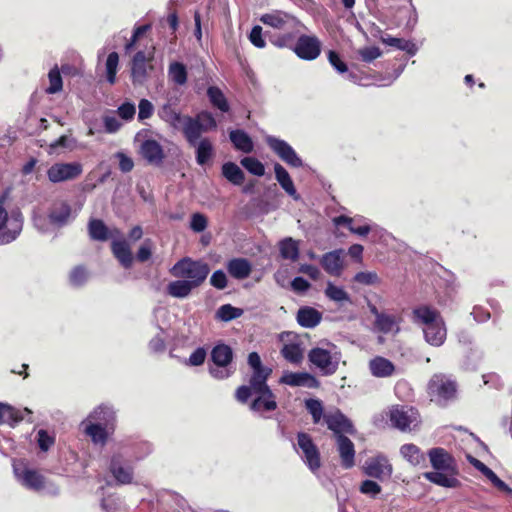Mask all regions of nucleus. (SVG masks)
<instances>
[{"mask_svg": "<svg viewBox=\"0 0 512 512\" xmlns=\"http://www.w3.org/2000/svg\"><path fill=\"white\" fill-rule=\"evenodd\" d=\"M341 359L340 349L330 342L312 348L308 353V360L323 376L335 374Z\"/></svg>", "mask_w": 512, "mask_h": 512, "instance_id": "nucleus-2", "label": "nucleus"}, {"mask_svg": "<svg viewBox=\"0 0 512 512\" xmlns=\"http://www.w3.org/2000/svg\"><path fill=\"white\" fill-rule=\"evenodd\" d=\"M279 382L292 387L318 388L319 380L307 372H284Z\"/></svg>", "mask_w": 512, "mask_h": 512, "instance_id": "nucleus-20", "label": "nucleus"}, {"mask_svg": "<svg viewBox=\"0 0 512 512\" xmlns=\"http://www.w3.org/2000/svg\"><path fill=\"white\" fill-rule=\"evenodd\" d=\"M168 77L176 85L182 86L187 82V69L183 63L172 62L168 68Z\"/></svg>", "mask_w": 512, "mask_h": 512, "instance_id": "nucleus-51", "label": "nucleus"}, {"mask_svg": "<svg viewBox=\"0 0 512 512\" xmlns=\"http://www.w3.org/2000/svg\"><path fill=\"white\" fill-rule=\"evenodd\" d=\"M296 55L304 60H314L321 52V43L315 36L301 35L293 48Z\"/></svg>", "mask_w": 512, "mask_h": 512, "instance_id": "nucleus-15", "label": "nucleus"}, {"mask_svg": "<svg viewBox=\"0 0 512 512\" xmlns=\"http://www.w3.org/2000/svg\"><path fill=\"white\" fill-rule=\"evenodd\" d=\"M336 444L342 467L345 469L352 468L355 465V449L353 442L345 435H338Z\"/></svg>", "mask_w": 512, "mask_h": 512, "instance_id": "nucleus-25", "label": "nucleus"}, {"mask_svg": "<svg viewBox=\"0 0 512 512\" xmlns=\"http://www.w3.org/2000/svg\"><path fill=\"white\" fill-rule=\"evenodd\" d=\"M195 287L188 281L179 278V280L172 281L167 286V293L175 298H186L190 295Z\"/></svg>", "mask_w": 512, "mask_h": 512, "instance_id": "nucleus-43", "label": "nucleus"}, {"mask_svg": "<svg viewBox=\"0 0 512 512\" xmlns=\"http://www.w3.org/2000/svg\"><path fill=\"white\" fill-rule=\"evenodd\" d=\"M71 214V206L67 202L61 201L53 205L48 216L51 223L63 226L69 222Z\"/></svg>", "mask_w": 512, "mask_h": 512, "instance_id": "nucleus-32", "label": "nucleus"}, {"mask_svg": "<svg viewBox=\"0 0 512 512\" xmlns=\"http://www.w3.org/2000/svg\"><path fill=\"white\" fill-rule=\"evenodd\" d=\"M254 400L250 404V409L253 412L263 414L277 409L276 396L272 390L266 389L261 392L253 393Z\"/></svg>", "mask_w": 512, "mask_h": 512, "instance_id": "nucleus-23", "label": "nucleus"}, {"mask_svg": "<svg viewBox=\"0 0 512 512\" xmlns=\"http://www.w3.org/2000/svg\"><path fill=\"white\" fill-rule=\"evenodd\" d=\"M265 142L269 148L287 165L295 168L303 166L302 159L288 142L271 135H267L265 137Z\"/></svg>", "mask_w": 512, "mask_h": 512, "instance_id": "nucleus-11", "label": "nucleus"}, {"mask_svg": "<svg viewBox=\"0 0 512 512\" xmlns=\"http://www.w3.org/2000/svg\"><path fill=\"white\" fill-rule=\"evenodd\" d=\"M428 456L435 471L454 472V470H457L454 458L443 448L430 449Z\"/></svg>", "mask_w": 512, "mask_h": 512, "instance_id": "nucleus-21", "label": "nucleus"}, {"mask_svg": "<svg viewBox=\"0 0 512 512\" xmlns=\"http://www.w3.org/2000/svg\"><path fill=\"white\" fill-rule=\"evenodd\" d=\"M412 320L421 326L425 341L434 347L444 344L447 328L440 312L426 305L416 307L412 311Z\"/></svg>", "mask_w": 512, "mask_h": 512, "instance_id": "nucleus-1", "label": "nucleus"}, {"mask_svg": "<svg viewBox=\"0 0 512 512\" xmlns=\"http://www.w3.org/2000/svg\"><path fill=\"white\" fill-rule=\"evenodd\" d=\"M431 394L437 395L440 399L449 400L456 393V384L445 375L436 374L429 382Z\"/></svg>", "mask_w": 512, "mask_h": 512, "instance_id": "nucleus-19", "label": "nucleus"}, {"mask_svg": "<svg viewBox=\"0 0 512 512\" xmlns=\"http://www.w3.org/2000/svg\"><path fill=\"white\" fill-rule=\"evenodd\" d=\"M229 136L236 149L244 153L252 152L253 142L246 132L243 130H233Z\"/></svg>", "mask_w": 512, "mask_h": 512, "instance_id": "nucleus-42", "label": "nucleus"}, {"mask_svg": "<svg viewBox=\"0 0 512 512\" xmlns=\"http://www.w3.org/2000/svg\"><path fill=\"white\" fill-rule=\"evenodd\" d=\"M8 193L0 195V244H8L14 241L22 231L23 216L19 209L13 208L7 211L5 204Z\"/></svg>", "mask_w": 512, "mask_h": 512, "instance_id": "nucleus-3", "label": "nucleus"}, {"mask_svg": "<svg viewBox=\"0 0 512 512\" xmlns=\"http://www.w3.org/2000/svg\"><path fill=\"white\" fill-rule=\"evenodd\" d=\"M358 55L363 62L371 63L382 55L378 47L370 46L358 50Z\"/></svg>", "mask_w": 512, "mask_h": 512, "instance_id": "nucleus-61", "label": "nucleus"}, {"mask_svg": "<svg viewBox=\"0 0 512 512\" xmlns=\"http://www.w3.org/2000/svg\"><path fill=\"white\" fill-rule=\"evenodd\" d=\"M272 373V369L252 371L248 385H242L237 388L235 397L241 403H246L253 393L269 389L267 380Z\"/></svg>", "mask_w": 512, "mask_h": 512, "instance_id": "nucleus-8", "label": "nucleus"}, {"mask_svg": "<svg viewBox=\"0 0 512 512\" xmlns=\"http://www.w3.org/2000/svg\"><path fill=\"white\" fill-rule=\"evenodd\" d=\"M299 33V28L293 30H285L280 34H274L269 36L270 42L279 48H290L293 50Z\"/></svg>", "mask_w": 512, "mask_h": 512, "instance_id": "nucleus-39", "label": "nucleus"}, {"mask_svg": "<svg viewBox=\"0 0 512 512\" xmlns=\"http://www.w3.org/2000/svg\"><path fill=\"white\" fill-rule=\"evenodd\" d=\"M111 250L120 264L128 269L132 266L133 255L129 243L120 237L114 238L111 243Z\"/></svg>", "mask_w": 512, "mask_h": 512, "instance_id": "nucleus-26", "label": "nucleus"}, {"mask_svg": "<svg viewBox=\"0 0 512 512\" xmlns=\"http://www.w3.org/2000/svg\"><path fill=\"white\" fill-rule=\"evenodd\" d=\"M353 281L361 285H378L381 280L374 271H361L354 275Z\"/></svg>", "mask_w": 512, "mask_h": 512, "instance_id": "nucleus-58", "label": "nucleus"}, {"mask_svg": "<svg viewBox=\"0 0 512 512\" xmlns=\"http://www.w3.org/2000/svg\"><path fill=\"white\" fill-rule=\"evenodd\" d=\"M86 419L99 423L113 431L116 421V411L112 405L100 404L89 413Z\"/></svg>", "mask_w": 512, "mask_h": 512, "instance_id": "nucleus-22", "label": "nucleus"}, {"mask_svg": "<svg viewBox=\"0 0 512 512\" xmlns=\"http://www.w3.org/2000/svg\"><path fill=\"white\" fill-rule=\"evenodd\" d=\"M207 96L212 106L221 112L226 113L230 110L229 103L220 88L216 86L208 87Z\"/></svg>", "mask_w": 512, "mask_h": 512, "instance_id": "nucleus-44", "label": "nucleus"}, {"mask_svg": "<svg viewBox=\"0 0 512 512\" xmlns=\"http://www.w3.org/2000/svg\"><path fill=\"white\" fill-rule=\"evenodd\" d=\"M131 460L126 452L115 453L111 457L109 471L118 484L127 485L132 483L134 469Z\"/></svg>", "mask_w": 512, "mask_h": 512, "instance_id": "nucleus-10", "label": "nucleus"}, {"mask_svg": "<svg viewBox=\"0 0 512 512\" xmlns=\"http://www.w3.org/2000/svg\"><path fill=\"white\" fill-rule=\"evenodd\" d=\"M297 322L304 328L316 327L322 319V314L312 307H301L296 316Z\"/></svg>", "mask_w": 512, "mask_h": 512, "instance_id": "nucleus-36", "label": "nucleus"}, {"mask_svg": "<svg viewBox=\"0 0 512 512\" xmlns=\"http://www.w3.org/2000/svg\"><path fill=\"white\" fill-rule=\"evenodd\" d=\"M324 293L329 300L336 303H351V297L344 288L334 285L331 281L327 283Z\"/></svg>", "mask_w": 512, "mask_h": 512, "instance_id": "nucleus-48", "label": "nucleus"}, {"mask_svg": "<svg viewBox=\"0 0 512 512\" xmlns=\"http://www.w3.org/2000/svg\"><path fill=\"white\" fill-rule=\"evenodd\" d=\"M279 250L282 258L295 261L299 256V243L293 238L287 237L279 243Z\"/></svg>", "mask_w": 512, "mask_h": 512, "instance_id": "nucleus-46", "label": "nucleus"}, {"mask_svg": "<svg viewBox=\"0 0 512 512\" xmlns=\"http://www.w3.org/2000/svg\"><path fill=\"white\" fill-rule=\"evenodd\" d=\"M82 171L78 162L55 163L47 170V177L52 183H60L77 178Z\"/></svg>", "mask_w": 512, "mask_h": 512, "instance_id": "nucleus-13", "label": "nucleus"}, {"mask_svg": "<svg viewBox=\"0 0 512 512\" xmlns=\"http://www.w3.org/2000/svg\"><path fill=\"white\" fill-rule=\"evenodd\" d=\"M381 42L398 50L405 51L410 56H414L418 51V47L413 41L403 38L386 35L381 37Z\"/></svg>", "mask_w": 512, "mask_h": 512, "instance_id": "nucleus-40", "label": "nucleus"}, {"mask_svg": "<svg viewBox=\"0 0 512 512\" xmlns=\"http://www.w3.org/2000/svg\"><path fill=\"white\" fill-rule=\"evenodd\" d=\"M170 272L174 277L182 278L197 288L206 280L210 268L203 261L185 257L176 262Z\"/></svg>", "mask_w": 512, "mask_h": 512, "instance_id": "nucleus-5", "label": "nucleus"}, {"mask_svg": "<svg viewBox=\"0 0 512 512\" xmlns=\"http://www.w3.org/2000/svg\"><path fill=\"white\" fill-rule=\"evenodd\" d=\"M275 178L281 188L295 201L301 199L300 194L297 192L293 180L288 171L279 163L274 164Z\"/></svg>", "mask_w": 512, "mask_h": 512, "instance_id": "nucleus-29", "label": "nucleus"}, {"mask_svg": "<svg viewBox=\"0 0 512 512\" xmlns=\"http://www.w3.org/2000/svg\"><path fill=\"white\" fill-rule=\"evenodd\" d=\"M196 162L200 166H204L214 155V147L208 138L199 140L196 145Z\"/></svg>", "mask_w": 512, "mask_h": 512, "instance_id": "nucleus-41", "label": "nucleus"}, {"mask_svg": "<svg viewBox=\"0 0 512 512\" xmlns=\"http://www.w3.org/2000/svg\"><path fill=\"white\" fill-rule=\"evenodd\" d=\"M156 333L148 343V348L152 353H162L166 349L167 333L165 329L155 323Z\"/></svg>", "mask_w": 512, "mask_h": 512, "instance_id": "nucleus-49", "label": "nucleus"}, {"mask_svg": "<svg viewBox=\"0 0 512 512\" xmlns=\"http://www.w3.org/2000/svg\"><path fill=\"white\" fill-rule=\"evenodd\" d=\"M393 472L392 465L384 455H377L366 460L364 473L380 481H387L391 478Z\"/></svg>", "mask_w": 512, "mask_h": 512, "instance_id": "nucleus-14", "label": "nucleus"}, {"mask_svg": "<svg viewBox=\"0 0 512 512\" xmlns=\"http://www.w3.org/2000/svg\"><path fill=\"white\" fill-rule=\"evenodd\" d=\"M179 130L183 132L191 146L196 145L201 134L204 132L197 115L196 117L186 116Z\"/></svg>", "mask_w": 512, "mask_h": 512, "instance_id": "nucleus-31", "label": "nucleus"}, {"mask_svg": "<svg viewBox=\"0 0 512 512\" xmlns=\"http://www.w3.org/2000/svg\"><path fill=\"white\" fill-rule=\"evenodd\" d=\"M13 472L17 481L25 488L40 491L45 487V478L38 471L30 469L22 461H14Z\"/></svg>", "mask_w": 512, "mask_h": 512, "instance_id": "nucleus-9", "label": "nucleus"}, {"mask_svg": "<svg viewBox=\"0 0 512 512\" xmlns=\"http://www.w3.org/2000/svg\"><path fill=\"white\" fill-rule=\"evenodd\" d=\"M146 62L147 58L143 51H138L134 55L131 68V76L134 83L141 84L145 80L147 75Z\"/></svg>", "mask_w": 512, "mask_h": 512, "instance_id": "nucleus-38", "label": "nucleus"}, {"mask_svg": "<svg viewBox=\"0 0 512 512\" xmlns=\"http://www.w3.org/2000/svg\"><path fill=\"white\" fill-rule=\"evenodd\" d=\"M374 325L376 330L384 334L392 332L396 333L399 331L395 316L386 313H384L382 316H379V318L375 320Z\"/></svg>", "mask_w": 512, "mask_h": 512, "instance_id": "nucleus-50", "label": "nucleus"}, {"mask_svg": "<svg viewBox=\"0 0 512 512\" xmlns=\"http://www.w3.org/2000/svg\"><path fill=\"white\" fill-rule=\"evenodd\" d=\"M207 357V352L203 347L197 348L185 361L188 366H201L204 364Z\"/></svg>", "mask_w": 512, "mask_h": 512, "instance_id": "nucleus-64", "label": "nucleus"}, {"mask_svg": "<svg viewBox=\"0 0 512 512\" xmlns=\"http://www.w3.org/2000/svg\"><path fill=\"white\" fill-rule=\"evenodd\" d=\"M243 315V310L232 306L231 304H224L216 311V318L220 321L229 322L237 319Z\"/></svg>", "mask_w": 512, "mask_h": 512, "instance_id": "nucleus-52", "label": "nucleus"}, {"mask_svg": "<svg viewBox=\"0 0 512 512\" xmlns=\"http://www.w3.org/2000/svg\"><path fill=\"white\" fill-rule=\"evenodd\" d=\"M324 419L328 428L334 432L335 438L338 435L355 433L352 422L339 410L324 415Z\"/></svg>", "mask_w": 512, "mask_h": 512, "instance_id": "nucleus-18", "label": "nucleus"}, {"mask_svg": "<svg viewBox=\"0 0 512 512\" xmlns=\"http://www.w3.org/2000/svg\"><path fill=\"white\" fill-rule=\"evenodd\" d=\"M234 353L229 345L224 343L216 344L210 353L211 363L208 364L209 375L218 381L230 378L235 369L232 366Z\"/></svg>", "mask_w": 512, "mask_h": 512, "instance_id": "nucleus-4", "label": "nucleus"}, {"mask_svg": "<svg viewBox=\"0 0 512 512\" xmlns=\"http://www.w3.org/2000/svg\"><path fill=\"white\" fill-rule=\"evenodd\" d=\"M359 491L362 494L374 499L381 493L382 488L377 482L367 479L361 482Z\"/></svg>", "mask_w": 512, "mask_h": 512, "instance_id": "nucleus-59", "label": "nucleus"}, {"mask_svg": "<svg viewBox=\"0 0 512 512\" xmlns=\"http://www.w3.org/2000/svg\"><path fill=\"white\" fill-rule=\"evenodd\" d=\"M369 369L373 376L378 378L390 377L394 371V364L381 356H377L369 361Z\"/></svg>", "mask_w": 512, "mask_h": 512, "instance_id": "nucleus-35", "label": "nucleus"}, {"mask_svg": "<svg viewBox=\"0 0 512 512\" xmlns=\"http://www.w3.org/2000/svg\"><path fill=\"white\" fill-rule=\"evenodd\" d=\"M456 475L457 470H454V472L431 471L424 473L425 479L431 483L445 488H456L460 486V482L456 478Z\"/></svg>", "mask_w": 512, "mask_h": 512, "instance_id": "nucleus-30", "label": "nucleus"}, {"mask_svg": "<svg viewBox=\"0 0 512 512\" xmlns=\"http://www.w3.org/2000/svg\"><path fill=\"white\" fill-rule=\"evenodd\" d=\"M142 157L152 165H161L164 158V150L159 142L154 139H147L142 142L140 147Z\"/></svg>", "mask_w": 512, "mask_h": 512, "instance_id": "nucleus-24", "label": "nucleus"}, {"mask_svg": "<svg viewBox=\"0 0 512 512\" xmlns=\"http://www.w3.org/2000/svg\"><path fill=\"white\" fill-rule=\"evenodd\" d=\"M84 433L90 437L95 445L104 446L107 443L111 429L85 419L82 424Z\"/></svg>", "mask_w": 512, "mask_h": 512, "instance_id": "nucleus-27", "label": "nucleus"}, {"mask_svg": "<svg viewBox=\"0 0 512 512\" xmlns=\"http://www.w3.org/2000/svg\"><path fill=\"white\" fill-rule=\"evenodd\" d=\"M88 279V272L83 266H77L72 269L69 275V281L73 286H82Z\"/></svg>", "mask_w": 512, "mask_h": 512, "instance_id": "nucleus-60", "label": "nucleus"}, {"mask_svg": "<svg viewBox=\"0 0 512 512\" xmlns=\"http://www.w3.org/2000/svg\"><path fill=\"white\" fill-rule=\"evenodd\" d=\"M389 418L392 425L401 431H410L418 427L420 416L418 411L411 406L396 405L391 407Z\"/></svg>", "mask_w": 512, "mask_h": 512, "instance_id": "nucleus-6", "label": "nucleus"}, {"mask_svg": "<svg viewBox=\"0 0 512 512\" xmlns=\"http://www.w3.org/2000/svg\"><path fill=\"white\" fill-rule=\"evenodd\" d=\"M401 455L412 465L418 466L425 463V456L414 444H405L400 449Z\"/></svg>", "mask_w": 512, "mask_h": 512, "instance_id": "nucleus-47", "label": "nucleus"}, {"mask_svg": "<svg viewBox=\"0 0 512 512\" xmlns=\"http://www.w3.org/2000/svg\"><path fill=\"white\" fill-rule=\"evenodd\" d=\"M89 235L93 240L106 241L121 236L118 229L109 230L102 220L92 219L88 224Z\"/></svg>", "mask_w": 512, "mask_h": 512, "instance_id": "nucleus-28", "label": "nucleus"}, {"mask_svg": "<svg viewBox=\"0 0 512 512\" xmlns=\"http://www.w3.org/2000/svg\"><path fill=\"white\" fill-rule=\"evenodd\" d=\"M32 411L28 408L17 409L9 404L0 402V424H7L15 427L21 421L26 420L33 423Z\"/></svg>", "mask_w": 512, "mask_h": 512, "instance_id": "nucleus-16", "label": "nucleus"}, {"mask_svg": "<svg viewBox=\"0 0 512 512\" xmlns=\"http://www.w3.org/2000/svg\"><path fill=\"white\" fill-rule=\"evenodd\" d=\"M280 352L283 358L292 364H300L304 358L302 343L297 341L285 343Z\"/></svg>", "mask_w": 512, "mask_h": 512, "instance_id": "nucleus-37", "label": "nucleus"}, {"mask_svg": "<svg viewBox=\"0 0 512 512\" xmlns=\"http://www.w3.org/2000/svg\"><path fill=\"white\" fill-rule=\"evenodd\" d=\"M328 61L338 73L343 74L348 72L346 63L341 60L337 52L330 50L328 52Z\"/></svg>", "mask_w": 512, "mask_h": 512, "instance_id": "nucleus-63", "label": "nucleus"}, {"mask_svg": "<svg viewBox=\"0 0 512 512\" xmlns=\"http://www.w3.org/2000/svg\"><path fill=\"white\" fill-rule=\"evenodd\" d=\"M226 268L230 276L237 280L247 278L252 271L251 263L245 258H234L229 260Z\"/></svg>", "mask_w": 512, "mask_h": 512, "instance_id": "nucleus-33", "label": "nucleus"}, {"mask_svg": "<svg viewBox=\"0 0 512 512\" xmlns=\"http://www.w3.org/2000/svg\"><path fill=\"white\" fill-rule=\"evenodd\" d=\"M260 21L264 25L279 31L293 30L301 25L296 17L281 10H274L263 14L260 17Z\"/></svg>", "mask_w": 512, "mask_h": 512, "instance_id": "nucleus-12", "label": "nucleus"}, {"mask_svg": "<svg viewBox=\"0 0 512 512\" xmlns=\"http://www.w3.org/2000/svg\"><path fill=\"white\" fill-rule=\"evenodd\" d=\"M126 455L134 461L144 459L152 452V445L149 442H140L136 444L133 450H126Z\"/></svg>", "mask_w": 512, "mask_h": 512, "instance_id": "nucleus-53", "label": "nucleus"}, {"mask_svg": "<svg viewBox=\"0 0 512 512\" xmlns=\"http://www.w3.org/2000/svg\"><path fill=\"white\" fill-rule=\"evenodd\" d=\"M298 453L311 472L316 473L321 467V457L318 447L311 436L305 432L297 434Z\"/></svg>", "mask_w": 512, "mask_h": 512, "instance_id": "nucleus-7", "label": "nucleus"}, {"mask_svg": "<svg viewBox=\"0 0 512 512\" xmlns=\"http://www.w3.org/2000/svg\"><path fill=\"white\" fill-rule=\"evenodd\" d=\"M305 407L307 411L311 414L313 422L315 424L319 423L323 417L322 402L318 399H307L305 400Z\"/></svg>", "mask_w": 512, "mask_h": 512, "instance_id": "nucleus-57", "label": "nucleus"}, {"mask_svg": "<svg viewBox=\"0 0 512 512\" xmlns=\"http://www.w3.org/2000/svg\"><path fill=\"white\" fill-rule=\"evenodd\" d=\"M319 261L327 274L339 277L344 270V250L336 249L327 252L320 257Z\"/></svg>", "mask_w": 512, "mask_h": 512, "instance_id": "nucleus-17", "label": "nucleus"}, {"mask_svg": "<svg viewBox=\"0 0 512 512\" xmlns=\"http://www.w3.org/2000/svg\"><path fill=\"white\" fill-rule=\"evenodd\" d=\"M222 175L234 185H241L245 180L243 171L233 162H226L222 165Z\"/></svg>", "mask_w": 512, "mask_h": 512, "instance_id": "nucleus-45", "label": "nucleus"}, {"mask_svg": "<svg viewBox=\"0 0 512 512\" xmlns=\"http://www.w3.org/2000/svg\"><path fill=\"white\" fill-rule=\"evenodd\" d=\"M241 165L251 174L255 176H263L265 173V167L258 159L254 157H244L241 160Z\"/></svg>", "mask_w": 512, "mask_h": 512, "instance_id": "nucleus-56", "label": "nucleus"}, {"mask_svg": "<svg viewBox=\"0 0 512 512\" xmlns=\"http://www.w3.org/2000/svg\"><path fill=\"white\" fill-rule=\"evenodd\" d=\"M197 116L204 132L216 129L217 122L211 112L201 111Z\"/></svg>", "mask_w": 512, "mask_h": 512, "instance_id": "nucleus-62", "label": "nucleus"}, {"mask_svg": "<svg viewBox=\"0 0 512 512\" xmlns=\"http://www.w3.org/2000/svg\"><path fill=\"white\" fill-rule=\"evenodd\" d=\"M119 56L117 52H111L106 60V77L110 84L116 81V74L118 70Z\"/></svg>", "mask_w": 512, "mask_h": 512, "instance_id": "nucleus-54", "label": "nucleus"}, {"mask_svg": "<svg viewBox=\"0 0 512 512\" xmlns=\"http://www.w3.org/2000/svg\"><path fill=\"white\" fill-rule=\"evenodd\" d=\"M159 117L166 122L170 127L175 130H179L184 119L187 115H182L178 110H176L171 103L164 104L158 110Z\"/></svg>", "mask_w": 512, "mask_h": 512, "instance_id": "nucleus-34", "label": "nucleus"}, {"mask_svg": "<svg viewBox=\"0 0 512 512\" xmlns=\"http://www.w3.org/2000/svg\"><path fill=\"white\" fill-rule=\"evenodd\" d=\"M48 78L50 83L49 87L46 88L48 94H55L62 90V77L57 66L49 71Z\"/></svg>", "mask_w": 512, "mask_h": 512, "instance_id": "nucleus-55", "label": "nucleus"}]
</instances>
